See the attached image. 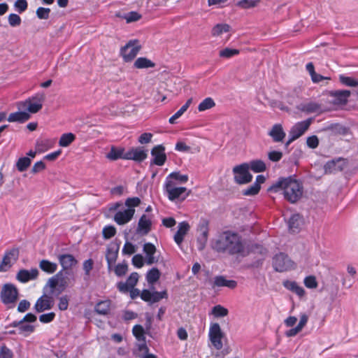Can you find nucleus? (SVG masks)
<instances>
[{
  "instance_id": "f257e3e1",
  "label": "nucleus",
  "mask_w": 358,
  "mask_h": 358,
  "mask_svg": "<svg viewBox=\"0 0 358 358\" xmlns=\"http://www.w3.org/2000/svg\"><path fill=\"white\" fill-rule=\"evenodd\" d=\"M212 248L218 252H227L229 255H243L245 246L242 237L236 232L224 231L212 243Z\"/></svg>"
},
{
  "instance_id": "f03ea898",
  "label": "nucleus",
  "mask_w": 358,
  "mask_h": 358,
  "mask_svg": "<svg viewBox=\"0 0 358 358\" xmlns=\"http://www.w3.org/2000/svg\"><path fill=\"white\" fill-rule=\"evenodd\" d=\"M268 190L272 192L282 191L285 199L292 203L299 201L303 194L302 185L292 177L279 178Z\"/></svg>"
},
{
  "instance_id": "7ed1b4c3",
  "label": "nucleus",
  "mask_w": 358,
  "mask_h": 358,
  "mask_svg": "<svg viewBox=\"0 0 358 358\" xmlns=\"http://www.w3.org/2000/svg\"><path fill=\"white\" fill-rule=\"evenodd\" d=\"M44 100V94L37 93L29 97L24 101L18 102L17 106L19 110H26L29 114L36 113L42 108Z\"/></svg>"
},
{
  "instance_id": "20e7f679",
  "label": "nucleus",
  "mask_w": 358,
  "mask_h": 358,
  "mask_svg": "<svg viewBox=\"0 0 358 358\" xmlns=\"http://www.w3.org/2000/svg\"><path fill=\"white\" fill-rule=\"evenodd\" d=\"M177 183L174 181H165L164 184V189L170 201H176V199L185 200L189 195L187 192V189L184 187H177Z\"/></svg>"
},
{
  "instance_id": "39448f33",
  "label": "nucleus",
  "mask_w": 358,
  "mask_h": 358,
  "mask_svg": "<svg viewBox=\"0 0 358 358\" xmlns=\"http://www.w3.org/2000/svg\"><path fill=\"white\" fill-rule=\"evenodd\" d=\"M248 164L243 163L236 166L233 169L234 173V180L238 184H246L252 179V176L249 172Z\"/></svg>"
},
{
  "instance_id": "423d86ee",
  "label": "nucleus",
  "mask_w": 358,
  "mask_h": 358,
  "mask_svg": "<svg viewBox=\"0 0 358 358\" xmlns=\"http://www.w3.org/2000/svg\"><path fill=\"white\" fill-rule=\"evenodd\" d=\"M273 265L278 272L287 271L294 267V262L284 253H279L273 257Z\"/></svg>"
},
{
  "instance_id": "0eeeda50",
  "label": "nucleus",
  "mask_w": 358,
  "mask_h": 358,
  "mask_svg": "<svg viewBox=\"0 0 358 358\" xmlns=\"http://www.w3.org/2000/svg\"><path fill=\"white\" fill-rule=\"evenodd\" d=\"M18 297V291L13 284H5L1 291V301L5 305L15 303Z\"/></svg>"
},
{
  "instance_id": "6e6552de",
  "label": "nucleus",
  "mask_w": 358,
  "mask_h": 358,
  "mask_svg": "<svg viewBox=\"0 0 358 358\" xmlns=\"http://www.w3.org/2000/svg\"><path fill=\"white\" fill-rule=\"evenodd\" d=\"M141 49V45L137 40L129 41L121 48V55L124 62H130L135 58Z\"/></svg>"
},
{
  "instance_id": "1a4fd4ad",
  "label": "nucleus",
  "mask_w": 358,
  "mask_h": 358,
  "mask_svg": "<svg viewBox=\"0 0 358 358\" xmlns=\"http://www.w3.org/2000/svg\"><path fill=\"white\" fill-rule=\"evenodd\" d=\"M51 295L48 289H46L45 292L43 291V294L37 299L34 306V309L37 313L50 310L53 307L54 302Z\"/></svg>"
},
{
  "instance_id": "9d476101",
  "label": "nucleus",
  "mask_w": 358,
  "mask_h": 358,
  "mask_svg": "<svg viewBox=\"0 0 358 358\" xmlns=\"http://www.w3.org/2000/svg\"><path fill=\"white\" fill-rule=\"evenodd\" d=\"M209 338L213 345L217 349H222L223 344L222 338L223 334L221 331L220 324L218 323H213L210 325L209 329Z\"/></svg>"
},
{
  "instance_id": "9b49d317",
  "label": "nucleus",
  "mask_w": 358,
  "mask_h": 358,
  "mask_svg": "<svg viewBox=\"0 0 358 358\" xmlns=\"http://www.w3.org/2000/svg\"><path fill=\"white\" fill-rule=\"evenodd\" d=\"M18 248H13L6 250L0 264V272L6 271L11 266V263L15 262L18 259Z\"/></svg>"
},
{
  "instance_id": "f8f14e48",
  "label": "nucleus",
  "mask_w": 358,
  "mask_h": 358,
  "mask_svg": "<svg viewBox=\"0 0 358 358\" xmlns=\"http://www.w3.org/2000/svg\"><path fill=\"white\" fill-rule=\"evenodd\" d=\"M151 155L153 157L152 163L157 166H163L166 161L165 148L162 145L155 146L151 150Z\"/></svg>"
},
{
  "instance_id": "ddd939ff",
  "label": "nucleus",
  "mask_w": 358,
  "mask_h": 358,
  "mask_svg": "<svg viewBox=\"0 0 358 358\" xmlns=\"http://www.w3.org/2000/svg\"><path fill=\"white\" fill-rule=\"evenodd\" d=\"M346 166V162L344 159L338 157L328 161L324 166V172L326 173H332L341 171Z\"/></svg>"
},
{
  "instance_id": "4468645a",
  "label": "nucleus",
  "mask_w": 358,
  "mask_h": 358,
  "mask_svg": "<svg viewBox=\"0 0 358 358\" xmlns=\"http://www.w3.org/2000/svg\"><path fill=\"white\" fill-rule=\"evenodd\" d=\"M312 122L311 118L296 123L290 129L289 134L293 136L294 138H299L309 128Z\"/></svg>"
},
{
  "instance_id": "2eb2a0df",
  "label": "nucleus",
  "mask_w": 358,
  "mask_h": 358,
  "mask_svg": "<svg viewBox=\"0 0 358 358\" xmlns=\"http://www.w3.org/2000/svg\"><path fill=\"white\" fill-rule=\"evenodd\" d=\"M38 276V270L36 268H32L30 270L20 269L17 273L16 278L20 282L26 283L36 279Z\"/></svg>"
},
{
  "instance_id": "dca6fc26",
  "label": "nucleus",
  "mask_w": 358,
  "mask_h": 358,
  "mask_svg": "<svg viewBox=\"0 0 358 358\" xmlns=\"http://www.w3.org/2000/svg\"><path fill=\"white\" fill-rule=\"evenodd\" d=\"M268 135L271 136L273 142L282 143L285 138L286 133L281 124H275L268 132Z\"/></svg>"
},
{
  "instance_id": "f3484780",
  "label": "nucleus",
  "mask_w": 358,
  "mask_h": 358,
  "mask_svg": "<svg viewBox=\"0 0 358 358\" xmlns=\"http://www.w3.org/2000/svg\"><path fill=\"white\" fill-rule=\"evenodd\" d=\"M134 213V209H124L123 210H120L115 214L113 220L120 225L124 224L131 220Z\"/></svg>"
},
{
  "instance_id": "a211bd4d",
  "label": "nucleus",
  "mask_w": 358,
  "mask_h": 358,
  "mask_svg": "<svg viewBox=\"0 0 358 358\" xmlns=\"http://www.w3.org/2000/svg\"><path fill=\"white\" fill-rule=\"evenodd\" d=\"M178 231L173 236L174 241L178 245H180L183 242L184 238L190 229L189 223L186 221L181 222L178 224Z\"/></svg>"
},
{
  "instance_id": "6ab92c4d",
  "label": "nucleus",
  "mask_w": 358,
  "mask_h": 358,
  "mask_svg": "<svg viewBox=\"0 0 358 358\" xmlns=\"http://www.w3.org/2000/svg\"><path fill=\"white\" fill-rule=\"evenodd\" d=\"M59 264H61L63 270H66L65 274L69 275L68 270L77 264V260L71 254H62L58 257Z\"/></svg>"
},
{
  "instance_id": "aec40b11",
  "label": "nucleus",
  "mask_w": 358,
  "mask_h": 358,
  "mask_svg": "<svg viewBox=\"0 0 358 358\" xmlns=\"http://www.w3.org/2000/svg\"><path fill=\"white\" fill-rule=\"evenodd\" d=\"M147 152L141 148H131L127 152L125 157L127 159H131L141 162L147 158Z\"/></svg>"
},
{
  "instance_id": "412c9836",
  "label": "nucleus",
  "mask_w": 358,
  "mask_h": 358,
  "mask_svg": "<svg viewBox=\"0 0 358 358\" xmlns=\"http://www.w3.org/2000/svg\"><path fill=\"white\" fill-rule=\"evenodd\" d=\"M63 269L57 272L55 275L50 278L43 287V290L45 292L46 289H50V294H53L55 293V289L58 285L59 280L64 278Z\"/></svg>"
},
{
  "instance_id": "4be33fe9",
  "label": "nucleus",
  "mask_w": 358,
  "mask_h": 358,
  "mask_svg": "<svg viewBox=\"0 0 358 358\" xmlns=\"http://www.w3.org/2000/svg\"><path fill=\"white\" fill-rule=\"evenodd\" d=\"M30 117L31 115L28 111L19 110V111L10 113L7 120L9 122L24 123L29 120Z\"/></svg>"
},
{
  "instance_id": "5701e85b",
  "label": "nucleus",
  "mask_w": 358,
  "mask_h": 358,
  "mask_svg": "<svg viewBox=\"0 0 358 358\" xmlns=\"http://www.w3.org/2000/svg\"><path fill=\"white\" fill-rule=\"evenodd\" d=\"M227 287L230 289H234L237 287V282L234 280H227L223 275H217L214 278L212 287Z\"/></svg>"
},
{
  "instance_id": "b1692460",
  "label": "nucleus",
  "mask_w": 358,
  "mask_h": 358,
  "mask_svg": "<svg viewBox=\"0 0 358 358\" xmlns=\"http://www.w3.org/2000/svg\"><path fill=\"white\" fill-rule=\"evenodd\" d=\"M143 252L145 254V262L148 265H152L158 261L154 256L156 252V248L152 243H145L143 245Z\"/></svg>"
},
{
  "instance_id": "393cba45",
  "label": "nucleus",
  "mask_w": 358,
  "mask_h": 358,
  "mask_svg": "<svg viewBox=\"0 0 358 358\" xmlns=\"http://www.w3.org/2000/svg\"><path fill=\"white\" fill-rule=\"evenodd\" d=\"M350 95L349 90H337L331 92V96L334 97L333 102L336 104H345Z\"/></svg>"
},
{
  "instance_id": "a878e982",
  "label": "nucleus",
  "mask_w": 358,
  "mask_h": 358,
  "mask_svg": "<svg viewBox=\"0 0 358 358\" xmlns=\"http://www.w3.org/2000/svg\"><path fill=\"white\" fill-rule=\"evenodd\" d=\"M302 224L303 219L299 214L292 215L288 220L289 229L293 233L299 231Z\"/></svg>"
},
{
  "instance_id": "bb28decb",
  "label": "nucleus",
  "mask_w": 358,
  "mask_h": 358,
  "mask_svg": "<svg viewBox=\"0 0 358 358\" xmlns=\"http://www.w3.org/2000/svg\"><path fill=\"white\" fill-rule=\"evenodd\" d=\"M283 285L286 289L294 292L300 297L303 296L305 294L304 289L295 281L286 280L283 282Z\"/></svg>"
},
{
  "instance_id": "cd10ccee",
  "label": "nucleus",
  "mask_w": 358,
  "mask_h": 358,
  "mask_svg": "<svg viewBox=\"0 0 358 358\" xmlns=\"http://www.w3.org/2000/svg\"><path fill=\"white\" fill-rule=\"evenodd\" d=\"M152 222L149 217L143 215L138 223V230L143 234H148L151 228Z\"/></svg>"
},
{
  "instance_id": "c85d7f7f",
  "label": "nucleus",
  "mask_w": 358,
  "mask_h": 358,
  "mask_svg": "<svg viewBox=\"0 0 358 358\" xmlns=\"http://www.w3.org/2000/svg\"><path fill=\"white\" fill-rule=\"evenodd\" d=\"M320 105L313 101L301 103L298 106L299 110L307 113H317L320 110Z\"/></svg>"
},
{
  "instance_id": "c756f323",
  "label": "nucleus",
  "mask_w": 358,
  "mask_h": 358,
  "mask_svg": "<svg viewBox=\"0 0 358 358\" xmlns=\"http://www.w3.org/2000/svg\"><path fill=\"white\" fill-rule=\"evenodd\" d=\"M39 267L43 271L48 274H52L57 271V264L48 259H42L39 262Z\"/></svg>"
},
{
  "instance_id": "7c9ffc66",
  "label": "nucleus",
  "mask_w": 358,
  "mask_h": 358,
  "mask_svg": "<svg viewBox=\"0 0 358 358\" xmlns=\"http://www.w3.org/2000/svg\"><path fill=\"white\" fill-rule=\"evenodd\" d=\"M230 26L227 24H217L213 27L211 34L214 37L220 36L223 34L229 32L230 31Z\"/></svg>"
},
{
  "instance_id": "2f4dec72",
  "label": "nucleus",
  "mask_w": 358,
  "mask_h": 358,
  "mask_svg": "<svg viewBox=\"0 0 358 358\" xmlns=\"http://www.w3.org/2000/svg\"><path fill=\"white\" fill-rule=\"evenodd\" d=\"M134 66L136 69H148L155 66V63L146 57H138L134 62Z\"/></svg>"
},
{
  "instance_id": "473e14b6",
  "label": "nucleus",
  "mask_w": 358,
  "mask_h": 358,
  "mask_svg": "<svg viewBox=\"0 0 358 358\" xmlns=\"http://www.w3.org/2000/svg\"><path fill=\"white\" fill-rule=\"evenodd\" d=\"M188 176L186 174H180V172H172L166 178L165 181H177L179 183H185L188 180Z\"/></svg>"
},
{
  "instance_id": "72a5a7b5",
  "label": "nucleus",
  "mask_w": 358,
  "mask_h": 358,
  "mask_svg": "<svg viewBox=\"0 0 358 358\" xmlns=\"http://www.w3.org/2000/svg\"><path fill=\"white\" fill-rule=\"evenodd\" d=\"M249 169L255 173L263 172L266 170V164L260 159L252 160L248 164Z\"/></svg>"
},
{
  "instance_id": "f704fd0d",
  "label": "nucleus",
  "mask_w": 358,
  "mask_h": 358,
  "mask_svg": "<svg viewBox=\"0 0 358 358\" xmlns=\"http://www.w3.org/2000/svg\"><path fill=\"white\" fill-rule=\"evenodd\" d=\"M76 139V136L73 133H65L63 134L59 141V145L61 147H67L69 146L74 140Z\"/></svg>"
},
{
  "instance_id": "c9c22d12",
  "label": "nucleus",
  "mask_w": 358,
  "mask_h": 358,
  "mask_svg": "<svg viewBox=\"0 0 358 358\" xmlns=\"http://www.w3.org/2000/svg\"><path fill=\"white\" fill-rule=\"evenodd\" d=\"M160 277V272L157 268H152L146 274V280L149 285H153Z\"/></svg>"
},
{
  "instance_id": "e433bc0d",
  "label": "nucleus",
  "mask_w": 358,
  "mask_h": 358,
  "mask_svg": "<svg viewBox=\"0 0 358 358\" xmlns=\"http://www.w3.org/2000/svg\"><path fill=\"white\" fill-rule=\"evenodd\" d=\"M116 16L124 19L127 23L138 21L141 17V15L136 11H131L124 14L123 15L116 13Z\"/></svg>"
},
{
  "instance_id": "4c0bfd02",
  "label": "nucleus",
  "mask_w": 358,
  "mask_h": 358,
  "mask_svg": "<svg viewBox=\"0 0 358 358\" xmlns=\"http://www.w3.org/2000/svg\"><path fill=\"white\" fill-rule=\"evenodd\" d=\"M31 159L28 157H22L18 159L16 162L17 169L20 172H23L27 169L31 164Z\"/></svg>"
},
{
  "instance_id": "58836bf2",
  "label": "nucleus",
  "mask_w": 358,
  "mask_h": 358,
  "mask_svg": "<svg viewBox=\"0 0 358 358\" xmlns=\"http://www.w3.org/2000/svg\"><path fill=\"white\" fill-rule=\"evenodd\" d=\"M215 106L214 100L210 97L204 99L198 106V110L200 112L210 109Z\"/></svg>"
},
{
  "instance_id": "ea45409f",
  "label": "nucleus",
  "mask_w": 358,
  "mask_h": 358,
  "mask_svg": "<svg viewBox=\"0 0 358 358\" xmlns=\"http://www.w3.org/2000/svg\"><path fill=\"white\" fill-rule=\"evenodd\" d=\"M132 332L138 341L145 342V331L141 325L137 324L133 327Z\"/></svg>"
},
{
  "instance_id": "a19ab883",
  "label": "nucleus",
  "mask_w": 358,
  "mask_h": 358,
  "mask_svg": "<svg viewBox=\"0 0 358 358\" xmlns=\"http://www.w3.org/2000/svg\"><path fill=\"white\" fill-rule=\"evenodd\" d=\"M260 2V0H241L236 5L243 9H250L256 7Z\"/></svg>"
},
{
  "instance_id": "79ce46f5",
  "label": "nucleus",
  "mask_w": 358,
  "mask_h": 358,
  "mask_svg": "<svg viewBox=\"0 0 358 358\" xmlns=\"http://www.w3.org/2000/svg\"><path fill=\"white\" fill-rule=\"evenodd\" d=\"M95 310L98 314L107 315L110 311L109 302L108 301H100L95 306Z\"/></svg>"
},
{
  "instance_id": "37998d69",
  "label": "nucleus",
  "mask_w": 358,
  "mask_h": 358,
  "mask_svg": "<svg viewBox=\"0 0 358 358\" xmlns=\"http://www.w3.org/2000/svg\"><path fill=\"white\" fill-rule=\"evenodd\" d=\"M340 82L346 86L356 87L358 86V79H355L352 77L345 76L344 75L339 76Z\"/></svg>"
},
{
  "instance_id": "c03bdc74",
  "label": "nucleus",
  "mask_w": 358,
  "mask_h": 358,
  "mask_svg": "<svg viewBox=\"0 0 358 358\" xmlns=\"http://www.w3.org/2000/svg\"><path fill=\"white\" fill-rule=\"evenodd\" d=\"M240 51L238 49H233L226 48L220 51L219 55L220 57L229 59L239 54Z\"/></svg>"
},
{
  "instance_id": "a18cd8bd",
  "label": "nucleus",
  "mask_w": 358,
  "mask_h": 358,
  "mask_svg": "<svg viewBox=\"0 0 358 358\" xmlns=\"http://www.w3.org/2000/svg\"><path fill=\"white\" fill-rule=\"evenodd\" d=\"M197 231L200 236L208 237V222L206 220H201L198 225Z\"/></svg>"
},
{
  "instance_id": "49530a36",
  "label": "nucleus",
  "mask_w": 358,
  "mask_h": 358,
  "mask_svg": "<svg viewBox=\"0 0 358 358\" xmlns=\"http://www.w3.org/2000/svg\"><path fill=\"white\" fill-rule=\"evenodd\" d=\"M324 130L331 131L336 134L345 135L347 133V129L339 124H331L325 128Z\"/></svg>"
},
{
  "instance_id": "de8ad7c7",
  "label": "nucleus",
  "mask_w": 358,
  "mask_h": 358,
  "mask_svg": "<svg viewBox=\"0 0 358 358\" xmlns=\"http://www.w3.org/2000/svg\"><path fill=\"white\" fill-rule=\"evenodd\" d=\"M168 298V294L166 290H164L162 292H157L153 291L152 292V296H151V301L150 303H155L163 299H167Z\"/></svg>"
},
{
  "instance_id": "09e8293b",
  "label": "nucleus",
  "mask_w": 358,
  "mask_h": 358,
  "mask_svg": "<svg viewBox=\"0 0 358 358\" xmlns=\"http://www.w3.org/2000/svg\"><path fill=\"white\" fill-rule=\"evenodd\" d=\"M228 310L221 305H216L212 309V314L215 317H224L228 315Z\"/></svg>"
},
{
  "instance_id": "8fccbe9b",
  "label": "nucleus",
  "mask_w": 358,
  "mask_h": 358,
  "mask_svg": "<svg viewBox=\"0 0 358 358\" xmlns=\"http://www.w3.org/2000/svg\"><path fill=\"white\" fill-rule=\"evenodd\" d=\"M50 9L49 8L38 7L36 11V16L40 20H48L50 16Z\"/></svg>"
},
{
  "instance_id": "3c124183",
  "label": "nucleus",
  "mask_w": 358,
  "mask_h": 358,
  "mask_svg": "<svg viewBox=\"0 0 358 358\" xmlns=\"http://www.w3.org/2000/svg\"><path fill=\"white\" fill-rule=\"evenodd\" d=\"M8 21L10 26L12 27H18L22 22L21 17L15 13H10L8 17Z\"/></svg>"
},
{
  "instance_id": "603ef678",
  "label": "nucleus",
  "mask_w": 358,
  "mask_h": 358,
  "mask_svg": "<svg viewBox=\"0 0 358 358\" xmlns=\"http://www.w3.org/2000/svg\"><path fill=\"white\" fill-rule=\"evenodd\" d=\"M69 303V296L63 295L59 298L58 308L61 311H64L68 309Z\"/></svg>"
},
{
  "instance_id": "864d4df0",
  "label": "nucleus",
  "mask_w": 358,
  "mask_h": 358,
  "mask_svg": "<svg viewBox=\"0 0 358 358\" xmlns=\"http://www.w3.org/2000/svg\"><path fill=\"white\" fill-rule=\"evenodd\" d=\"M0 358H13V352L5 344L0 346Z\"/></svg>"
},
{
  "instance_id": "5fc2aeb1",
  "label": "nucleus",
  "mask_w": 358,
  "mask_h": 358,
  "mask_svg": "<svg viewBox=\"0 0 358 358\" xmlns=\"http://www.w3.org/2000/svg\"><path fill=\"white\" fill-rule=\"evenodd\" d=\"M304 285L307 288L315 289L317 287V282L313 275H309L305 278L303 280Z\"/></svg>"
},
{
  "instance_id": "6e6d98bb",
  "label": "nucleus",
  "mask_w": 358,
  "mask_h": 358,
  "mask_svg": "<svg viewBox=\"0 0 358 358\" xmlns=\"http://www.w3.org/2000/svg\"><path fill=\"white\" fill-rule=\"evenodd\" d=\"M141 203V199L138 197L128 198L125 201V206L127 207V209H134Z\"/></svg>"
},
{
  "instance_id": "4d7b16f0",
  "label": "nucleus",
  "mask_w": 358,
  "mask_h": 358,
  "mask_svg": "<svg viewBox=\"0 0 358 358\" xmlns=\"http://www.w3.org/2000/svg\"><path fill=\"white\" fill-rule=\"evenodd\" d=\"M127 155V152L124 148H115L113 147V160L117 159H127L125 156Z\"/></svg>"
},
{
  "instance_id": "13d9d810",
  "label": "nucleus",
  "mask_w": 358,
  "mask_h": 358,
  "mask_svg": "<svg viewBox=\"0 0 358 358\" xmlns=\"http://www.w3.org/2000/svg\"><path fill=\"white\" fill-rule=\"evenodd\" d=\"M128 266L126 263L118 264L114 268V272L117 276H122L127 273Z\"/></svg>"
},
{
  "instance_id": "bf43d9fd",
  "label": "nucleus",
  "mask_w": 358,
  "mask_h": 358,
  "mask_svg": "<svg viewBox=\"0 0 358 358\" xmlns=\"http://www.w3.org/2000/svg\"><path fill=\"white\" fill-rule=\"evenodd\" d=\"M14 6L19 13H22L27 9L28 3L26 0H17L14 3Z\"/></svg>"
},
{
  "instance_id": "052dcab7",
  "label": "nucleus",
  "mask_w": 358,
  "mask_h": 358,
  "mask_svg": "<svg viewBox=\"0 0 358 358\" xmlns=\"http://www.w3.org/2000/svg\"><path fill=\"white\" fill-rule=\"evenodd\" d=\"M260 187H257V185H252L243 191V194L245 196H254L259 193Z\"/></svg>"
},
{
  "instance_id": "680f3d73",
  "label": "nucleus",
  "mask_w": 358,
  "mask_h": 358,
  "mask_svg": "<svg viewBox=\"0 0 358 358\" xmlns=\"http://www.w3.org/2000/svg\"><path fill=\"white\" fill-rule=\"evenodd\" d=\"M55 317V313L54 312L43 313L39 316V321L42 323L47 324L53 321Z\"/></svg>"
},
{
  "instance_id": "e2e57ef3",
  "label": "nucleus",
  "mask_w": 358,
  "mask_h": 358,
  "mask_svg": "<svg viewBox=\"0 0 358 358\" xmlns=\"http://www.w3.org/2000/svg\"><path fill=\"white\" fill-rule=\"evenodd\" d=\"M67 286V282L64 278L59 280L58 285L56 287V289H55V293L53 294L59 295L65 290Z\"/></svg>"
},
{
  "instance_id": "0e129e2a",
  "label": "nucleus",
  "mask_w": 358,
  "mask_h": 358,
  "mask_svg": "<svg viewBox=\"0 0 358 358\" xmlns=\"http://www.w3.org/2000/svg\"><path fill=\"white\" fill-rule=\"evenodd\" d=\"M307 145L312 149L316 148L319 145V139L317 136H311L307 138Z\"/></svg>"
},
{
  "instance_id": "69168bd1",
  "label": "nucleus",
  "mask_w": 358,
  "mask_h": 358,
  "mask_svg": "<svg viewBox=\"0 0 358 358\" xmlns=\"http://www.w3.org/2000/svg\"><path fill=\"white\" fill-rule=\"evenodd\" d=\"M268 159L272 162H279L282 157V153L280 151H271L268 153Z\"/></svg>"
},
{
  "instance_id": "338daca9",
  "label": "nucleus",
  "mask_w": 358,
  "mask_h": 358,
  "mask_svg": "<svg viewBox=\"0 0 358 358\" xmlns=\"http://www.w3.org/2000/svg\"><path fill=\"white\" fill-rule=\"evenodd\" d=\"M138 274L136 272L131 273L126 281L129 284V287H134L138 282Z\"/></svg>"
},
{
  "instance_id": "774afa93",
  "label": "nucleus",
  "mask_w": 358,
  "mask_h": 358,
  "mask_svg": "<svg viewBox=\"0 0 358 358\" xmlns=\"http://www.w3.org/2000/svg\"><path fill=\"white\" fill-rule=\"evenodd\" d=\"M136 252V248L135 245H134L132 243L129 242H126L124 244L123 248H122V252L127 255H132Z\"/></svg>"
}]
</instances>
